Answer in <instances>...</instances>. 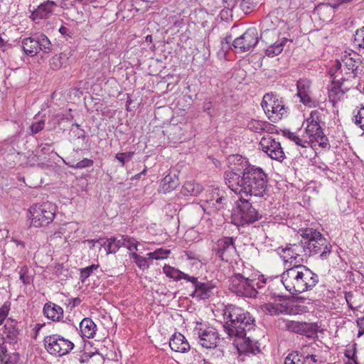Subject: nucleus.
Here are the masks:
<instances>
[{"label": "nucleus", "mask_w": 364, "mask_h": 364, "mask_svg": "<svg viewBox=\"0 0 364 364\" xmlns=\"http://www.w3.org/2000/svg\"><path fill=\"white\" fill-rule=\"evenodd\" d=\"M134 151H128L124 153H118L116 154L115 158L117 159L119 162L122 163V165L124 166L125 164V161L127 160H129L132 158L134 156Z\"/></svg>", "instance_id": "nucleus-50"}, {"label": "nucleus", "mask_w": 364, "mask_h": 364, "mask_svg": "<svg viewBox=\"0 0 364 364\" xmlns=\"http://www.w3.org/2000/svg\"><path fill=\"white\" fill-rule=\"evenodd\" d=\"M240 354H257L259 350L253 341L247 336V332L242 336L230 337Z\"/></svg>", "instance_id": "nucleus-20"}, {"label": "nucleus", "mask_w": 364, "mask_h": 364, "mask_svg": "<svg viewBox=\"0 0 364 364\" xmlns=\"http://www.w3.org/2000/svg\"><path fill=\"white\" fill-rule=\"evenodd\" d=\"M39 50L49 53L52 50V44L48 37L43 34H36Z\"/></svg>", "instance_id": "nucleus-40"}, {"label": "nucleus", "mask_w": 364, "mask_h": 364, "mask_svg": "<svg viewBox=\"0 0 364 364\" xmlns=\"http://www.w3.org/2000/svg\"><path fill=\"white\" fill-rule=\"evenodd\" d=\"M179 185L178 178L176 174L168 173L161 181L160 188L163 193H168Z\"/></svg>", "instance_id": "nucleus-30"}, {"label": "nucleus", "mask_w": 364, "mask_h": 364, "mask_svg": "<svg viewBox=\"0 0 364 364\" xmlns=\"http://www.w3.org/2000/svg\"><path fill=\"white\" fill-rule=\"evenodd\" d=\"M39 51V46L37 40L36 34L28 38H24V53L34 56Z\"/></svg>", "instance_id": "nucleus-33"}, {"label": "nucleus", "mask_w": 364, "mask_h": 364, "mask_svg": "<svg viewBox=\"0 0 364 364\" xmlns=\"http://www.w3.org/2000/svg\"><path fill=\"white\" fill-rule=\"evenodd\" d=\"M301 244L306 256L318 255L321 259H326L331 252L332 245L330 242L318 230L306 228L301 231Z\"/></svg>", "instance_id": "nucleus-5"}, {"label": "nucleus", "mask_w": 364, "mask_h": 364, "mask_svg": "<svg viewBox=\"0 0 364 364\" xmlns=\"http://www.w3.org/2000/svg\"><path fill=\"white\" fill-rule=\"evenodd\" d=\"M262 309L271 316L279 314L297 315L304 311L301 305L289 299H279L273 303L264 304L262 305Z\"/></svg>", "instance_id": "nucleus-13"}, {"label": "nucleus", "mask_w": 364, "mask_h": 364, "mask_svg": "<svg viewBox=\"0 0 364 364\" xmlns=\"http://www.w3.org/2000/svg\"><path fill=\"white\" fill-rule=\"evenodd\" d=\"M55 215V206L49 202L35 203L28 210L27 217L31 225L36 228L47 226L53 222Z\"/></svg>", "instance_id": "nucleus-8"}, {"label": "nucleus", "mask_w": 364, "mask_h": 364, "mask_svg": "<svg viewBox=\"0 0 364 364\" xmlns=\"http://www.w3.org/2000/svg\"><path fill=\"white\" fill-rule=\"evenodd\" d=\"M356 346L357 344L354 343L353 345L346 346V349L344 351V355L348 359L347 364H358Z\"/></svg>", "instance_id": "nucleus-41"}, {"label": "nucleus", "mask_w": 364, "mask_h": 364, "mask_svg": "<svg viewBox=\"0 0 364 364\" xmlns=\"http://www.w3.org/2000/svg\"><path fill=\"white\" fill-rule=\"evenodd\" d=\"M336 68L335 73L332 75H338V70L341 73H344V77L342 80H348L349 78L355 77L358 73L363 71V63L360 55L353 51L349 53L345 52L341 58V62L336 60L334 63Z\"/></svg>", "instance_id": "nucleus-7"}, {"label": "nucleus", "mask_w": 364, "mask_h": 364, "mask_svg": "<svg viewBox=\"0 0 364 364\" xmlns=\"http://www.w3.org/2000/svg\"><path fill=\"white\" fill-rule=\"evenodd\" d=\"M223 316L225 319H228L224 328L229 337L242 336L245 332L253 328V317L248 311L239 306L232 304L226 306Z\"/></svg>", "instance_id": "nucleus-4"}, {"label": "nucleus", "mask_w": 364, "mask_h": 364, "mask_svg": "<svg viewBox=\"0 0 364 364\" xmlns=\"http://www.w3.org/2000/svg\"><path fill=\"white\" fill-rule=\"evenodd\" d=\"M64 163L68 165L69 167L73 168H85L87 167H90L93 164V161L92 159H89L87 158L83 159L82 160L80 161L77 164H72L70 162H65L64 161Z\"/></svg>", "instance_id": "nucleus-45"}, {"label": "nucleus", "mask_w": 364, "mask_h": 364, "mask_svg": "<svg viewBox=\"0 0 364 364\" xmlns=\"http://www.w3.org/2000/svg\"><path fill=\"white\" fill-rule=\"evenodd\" d=\"M313 345L314 344L304 346L301 349V354L302 355V358H303V359H304L305 362L306 361V360H308L309 358H311V360L314 363L317 362L316 356L314 354H310V352H309V349L312 348Z\"/></svg>", "instance_id": "nucleus-48"}, {"label": "nucleus", "mask_w": 364, "mask_h": 364, "mask_svg": "<svg viewBox=\"0 0 364 364\" xmlns=\"http://www.w3.org/2000/svg\"><path fill=\"white\" fill-rule=\"evenodd\" d=\"M188 282L192 283L194 288L193 291L191 294L192 297L202 300L207 299L213 295L215 285L212 282H199L198 278L195 277H191Z\"/></svg>", "instance_id": "nucleus-17"}, {"label": "nucleus", "mask_w": 364, "mask_h": 364, "mask_svg": "<svg viewBox=\"0 0 364 364\" xmlns=\"http://www.w3.org/2000/svg\"><path fill=\"white\" fill-rule=\"evenodd\" d=\"M338 75H336L333 80L331 82L330 88L328 90V98L329 101L335 105L342 96L348 90V87L344 85V82L346 80H342L336 79Z\"/></svg>", "instance_id": "nucleus-21"}, {"label": "nucleus", "mask_w": 364, "mask_h": 364, "mask_svg": "<svg viewBox=\"0 0 364 364\" xmlns=\"http://www.w3.org/2000/svg\"><path fill=\"white\" fill-rule=\"evenodd\" d=\"M44 326V323H31L28 328L26 333L28 336H31L32 338L36 339L38 336V334L41 329V328Z\"/></svg>", "instance_id": "nucleus-44"}, {"label": "nucleus", "mask_w": 364, "mask_h": 364, "mask_svg": "<svg viewBox=\"0 0 364 364\" xmlns=\"http://www.w3.org/2000/svg\"><path fill=\"white\" fill-rule=\"evenodd\" d=\"M211 106H212L211 102H210V101L205 102L204 105H203V109L205 111H207L210 109Z\"/></svg>", "instance_id": "nucleus-60"}, {"label": "nucleus", "mask_w": 364, "mask_h": 364, "mask_svg": "<svg viewBox=\"0 0 364 364\" xmlns=\"http://www.w3.org/2000/svg\"><path fill=\"white\" fill-rule=\"evenodd\" d=\"M357 324L359 328L358 337H360L364 334V316L358 319Z\"/></svg>", "instance_id": "nucleus-53"}, {"label": "nucleus", "mask_w": 364, "mask_h": 364, "mask_svg": "<svg viewBox=\"0 0 364 364\" xmlns=\"http://www.w3.org/2000/svg\"><path fill=\"white\" fill-rule=\"evenodd\" d=\"M68 54L65 52L61 53L59 55H55L50 60V68L53 70H59L68 65Z\"/></svg>", "instance_id": "nucleus-35"}, {"label": "nucleus", "mask_w": 364, "mask_h": 364, "mask_svg": "<svg viewBox=\"0 0 364 364\" xmlns=\"http://www.w3.org/2000/svg\"><path fill=\"white\" fill-rule=\"evenodd\" d=\"M235 204L236 208L234 217L239 225L253 223L259 218L258 212L252 207L248 200L240 196Z\"/></svg>", "instance_id": "nucleus-14"}, {"label": "nucleus", "mask_w": 364, "mask_h": 364, "mask_svg": "<svg viewBox=\"0 0 364 364\" xmlns=\"http://www.w3.org/2000/svg\"><path fill=\"white\" fill-rule=\"evenodd\" d=\"M284 364H305L302 355L297 351L289 353L284 360Z\"/></svg>", "instance_id": "nucleus-43"}, {"label": "nucleus", "mask_w": 364, "mask_h": 364, "mask_svg": "<svg viewBox=\"0 0 364 364\" xmlns=\"http://www.w3.org/2000/svg\"><path fill=\"white\" fill-rule=\"evenodd\" d=\"M354 121L357 126L364 130V106L354 112Z\"/></svg>", "instance_id": "nucleus-47"}, {"label": "nucleus", "mask_w": 364, "mask_h": 364, "mask_svg": "<svg viewBox=\"0 0 364 364\" xmlns=\"http://www.w3.org/2000/svg\"><path fill=\"white\" fill-rule=\"evenodd\" d=\"M193 337L205 348H214L218 346L219 334L217 330L205 322H196L193 330Z\"/></svg>", "instance_id": "nucleus-10"}, {"label": "nucleus", "mask_w": 364, "mask_h": 364, "mask_svg": "<svg viewBox=\"0 0 364 364\" xmlns=\"http://www.w3.org/2000/svg\"><path fill=\"white\" fill-rule=\"evenodd\" d=\"M345 298H346L347 304H350V302L352 301L353 295L351 292H346Z\"/></svg>", "instance_id": "nucleus-58"}, {"label": "nucleus", "mask_w": 364, "mask_h": 364, "mask_svg": "<svg viewBox=\"0 0 364 364\" xmlns=\"http://www.w3.org/2000/svg\"><path fill=\"white\" fill-rule=\"evenodd\" d=\"M80 303V299L79 298H75L73 299V305L77 306Z\"/></svg>", "instance_id": "nucleus-62"}, {"label": "nucleus", "mask_w": 364, "mask_h": 364, "mask_svg": "<svg viewBox=\"0 0 364 364\" xmlns=\"http://www.w3.org/2000/svg\"><path fill=\"white\" fill-rule=\"evenodd\" d=\"M202 190L203 187L200 184L188 181L183 186L181 193L186 196H196L200 193Z\"/></svg>", "instance_id": "nucleus-36"}, {"label": "nucleus", "mask_w": 364, "mask_h": 364, "mask_svg": "<svg viewBox=\"0 0 364 364\" xmlns=\"http://www.w3.org/2000/svg\"><path fill=\"white\" fill-rule=\"evenodd\" d=\"M282 135L302 149L311 148L309 141H307L303 133L299 134V133L292 132L289 129H284L282 131Z\"/></svg>", "instance_id": "nucleus-28"}, {"label": "nucleus", "mask_w": 364, "mask_h": 364, "mask_svg": "<svg viewBox=\"0 0 364 364\" xmlns=\"http://www.w3.org/2000/svg\"><path fill=\"white\" fill-rule=\"evenodd\" d=\"M43 314L48 318L53 321H58L63 316V310L58 305L48 303L46 304L43 307Z\"/></svg>", "instance_id": "nucleus-27"}, {"label": "nucleus", "mask_w": 364, "mask_h": 364, "mask_svg": "<svg viewBox=\"0 0 364 364\" xmlns=\"http://www.w3.org/2000/svg\"><path fill=\"white\" fill-rule=\"evenodd\" d=\"M261 105L267 117L273 122H277L287 116L288 108L284 101L272 93L264 95Z\"/></svg>", "instance_id": "nucleus-9"}, {"label": "nucleus", "mask_w": 364, "mask_h": 364, "mask_svg": "<svg viewBox=\"0 0 364 364\" xmlns=\"http://www.w3.org/2000/svg\"><path fill=\"white\" fill-rule=\"evenodd\" d=\"M4 333L6 334L7 338L12 342L16 341L17 336L19 333V328L18 322L13 318H8L4 324Z\"/></svg>", "instance_id": "nucleus-31"}, {"label": "nucleus", "mask_w": 364, "mask_h": 364, "mask_svg": "<svg viewBox=\"0 0 364 364\" xmlns=\"http://www.w3.org/2000/svg\"><path fill=\"white\" fill-rule=\"evenodd\" d=\"M98 268V265L96 264H92L89 267L82 268L80 270V279L82 282H85V280L88 278L90 274L93 272L94 270H96Z\"/></svg>", "instance_id": "nucleus-49"}, {"label": "nucleus", "mask_w": 364, "mask_h": 364, "mask_svg": "<svg viewBox=\"0 0 364 364\" xmlns=\"http://www.w3.org/2000/svg\"><path fill=\"white\" fill-rule=\"evenodd\" d=\"M7 349L5 346L0 345V361L3 362L6 357Z\"/></svg>", "instance_id": "nucleus-55"}, {"label": "nucleus", "mask_w": 364, "mask_h": 364, "mask_svg": "<svg viewBox=\"0 0 364 364\" xmlns=\"http://www.w3.org/2000/svg\"><path fill=\"white\" fill-rule=\"evenodd\" d=\"M297 96L300 101L305 105L311 106V82L309 80L304 78L297 81Z\"/></svg>", "instance_id": "nucleus-23"}, {"label": "nucleus", "mask_w": 364, "mask_h": 364, "mask_svg": "<svg viewBox=\"0 0 364 364\" xmlns=\"http://www.w3.org/2000/svg\"><path fill=\"white\" fill-rule=\"evenodd\" d=\"M43 342L47 352L55 357L65 355L74 348V343L71 341L58 334L46 336Z\"/></svg>", "instance_id": "nucleus-12"}, {"label": "nucleus", "mask_w": 364, "mask_h": 364, "mask_svg": "<svg viewBox=\"0 0 364 364\" xmlns=\"http://www.w3.org/2000/svg\"><path fill=\"white\" fill-rule=\"evenodd\" d=\"M57 8L56 4L53 1H47L40 4L31 14V18L33 21L48 18L54 14Z\"/></svg>", "instance_id": "nucleus-24"}, {"label": "nucleus", "mask_w": 364, "mask_h": 364, "mask_svg": "<svg viewBox=\"0 0 364 364\" xmlns=\"http://www.w3.org/2000/svg\"><path fill=\"white\" fill-rule=\"evenodd\" d=\"M198 364H211V363H210L209 362H208L205 360H201L199 361Z\"/></svg>", "instance_id": "nucleus-63"}, {"label": "nucleus", "mask_w": 364, "mask_h": 364, "mask_svg": "<svg viewBox=\"0 0 364 364\" xmlns=\"http://www.w3.org/2000/svg\"><path fill=\"white\" fill-rule=\"evenodd\" d=\"M10 310V304L5 302L0 308V326L3 323L9 314Z\"/></svg>", "instance_id": "nucleus-51"}, {"label": "nucleus", "mask_w": 364, "mask_h": 364, "mask_svg": "<svg viewBox=\"0 0 364 364\" xmlns=\"http://www.w3.org/2000/svg\"><path fill=\"white\" fill-rule=\"evenodd\" d=\"M353 0H340V2H342L343 4H348L351 2Z\"/></svg>", "instance_id": "nucleus-64"}, {"label": "nucleus", "mask_w": 364, "mask_h": 364, "mask_svg": "<svg viewBox=\"0 0 364 364\" xmlns=\"http://www.w3.org/2000/svg\"><path fill=\"white\" fill-rule=\"evenodd\" d=\"M228 161L231 170L225 173L224 178L228 188L242 197H264L267 193V178L263 170L261 168L249 166L244 170L242 176H240L235 172L240 169L231 166L235 165L236 162L242 161V156L232 155L228 158Z\"/></svg>", "instance_id": "nucleus-1"}, {"label": "nucleus", "mask_w": 364, "mask_h": 364, "mask_svg": "<svg viewBox=\"0 0 364 364\" xmlns=\"http://www.w3.org/2000/svg\"><path fill=\"white\" fill-rule=\"evenodd\" d=\"M122 247H125L130 252L137 251L139 242L134 237L128 235H122L120 237Z\"/></svg>", "instance_id": "nucleus-39"}, {"label": "nucleus", "mask_w": 364, "mask_h": 364, "mask_svg": "<svg viewBox=\"0 0 364 364\" xmlns=\"http://www.w3.org/2000/svg\"><path fill=\"white\" fill-rule=\"evenodd\" d=\"M241 272L235 273L229 279V289L236 295L247 298H255L258 289L267 282L264 275L250 264H243Z\"/></svg>", "instance_id": "nucleus-2"}, {"label": "nucleus", "mask_w": 364, "mask_h": 364, "mask_svg": "<svg viewBox=\"0 0 364 364\" xmlns=\"http://www.w3.org/2000/svg\"><path fill=\"white\" fill-rule=\"evenodd\" d=\"M18 354H14L12 356H10L9 358H8L6 361H4V364H14V362H15L18 359Z\"/></svg>", "instance_id": "nucleus-56"}, {"label": "nucleus", "mask_w": 364, "mask_h": 364, "mask_svg": "<svg viewBox=\"0 0 364 364\" xmlns=\"http://www.w3.org/2000/svg\"><path fill=\"white\" fill-rule=\"evenodd\" d=\"M258 41L256 28H250L242 35L234 40L232 46L237 52H245L253 48L257 44Z\"/></svg>", "instance_id": "nucleus-15"}, {"label": "nucleus", "mask_w": 364, "mask_h": 364, "mask_svg": "<svg viewBox=\"0 0 364 364\" xmlns=\"http://www.w3.org/2000/svg\"><path fill=\"white\" fill-rule=\"evenodd\" d=\"M320 122V112L313 110L302 124L304 127L303 134L307 141H309L311 148L314 150H317L318 148L326 149L329 146L328 140L323 134Z\"/></svg>", "instance_id": "nucleus-6"}, {"label": "nucleus", "mask_w": 364, "mask_h": 364, "mask_svg": "<svg viewBox=\"0 0 364 364\" xmlns=\"http://www.w3.org/2000/svg\"><path fill=\"white\" fill-rule=\"evenodd\" d=\"M58 31H59L60 33L63 36H64V37H71L72 33L70 32V29L68 28H67L66 26H61L59 28Z\"/></svg>", "instance_id": "nucleus-54"}, {"label": "nucleus", "mask_w": 364, "mask_h": 364, "mask_svg": "<svg viewBox=\"0 0 364 364\" xmlns=\"http://www.w3.org/2000/svg\"><path fill=\"white\" fill-rule=\"evenodd\" d=\"M41 151H46L51 150L52 146L48 144H46L44 145H41Z\"/></svg>", "instance_id": "nucleus-59"}, {"label": "nucleus", "mask_w": 364, "mask_h": 364, "mask_svg": "<svg viewBox=\"0 0 364 364\" xmlns=\"http://www.w3.org/2000/svg\"><path fill=\"white\" fill-rule=\"evenodd\" d=\"M353 43L355 46L364 50V27L358 29L354 36Z\"/></svg>", "instance_id": "nucleus-46"}, {"label": "nucleus", "mask_w": 364, "mask_h": 364, "mask_svg": "<svg viewBox=\"0 0 364 364\" xmlns=\"http://www.w3.org/2000/svg\"><path fill=\"white\" fill-rule=\"evenodd\" d=\"M247 127L250 131L255 133H272L274 130L272 124L267 122L257 119H251L248 122Z\"/></svg>", "instance_id": "nucleus-29"}, {"label": "nucleus", "mask_w": 364, "mask_h": 364, "mask_svg": "<svg viewBox=\"0 0 364 364\" xmlns=\"http://www.w3.org/2000/svg\"><path fill=\"white\" fill-rule=\"evenodd\" d=\"M328 5L333 9H338L340 6L343 5V4L340 2V0H336L334 2L329 3Z\"/></svg>", "instance_id": "nucleus-57"}, {"label": "nucleus", "mask_w": 364, "mask_h": 364, "mask_svg": "<svg viewBox=\"0 0 364 364\" xmlns=\"http://www.w3.org/2000/svg\"><path fill=\"white\" fill-rule=\"evenodd\" d=\"M169 346L172 350L181 353H187L191 348L186 337L180 333L172 335L169 340Z\"/></svg>", "instance_id": "nucleus-25"}, {"label": "nucleus", "mask_w": 364, "mask_h": 364, "mask_svg": "<svg viewBox=\"0 0 364 364\" xmlns=\"http://www.w3.org/2000/svg\"><path fill=\"white\" fill-rule=\"evenodd\" d=\"M288 39L286 38H282L281 39L277 40L275 43L270 45L266 48V55L270 58H273L279 55L283 50L284 47Z\"/></svg>", "instance_id": "nucleus-34"}, {"label": "nucleus", "mask_w": 364, "mask_h": 364, "mask_svg": "<svg viewBox=\"0 0 364 364\" xmlns=\"http://www.w3.org/2000/svg\"><path fill=\"white\" fill-rule=\"evenodd\" d=\"M216 255L223 261L229 262L236 255L233 238L225 237L218 240L215 247Z\"/></svg>", "instance_id": "nucleus-18"}, {"label": "nucleus", "mask_w": 364, "mask_h": 364, "mask_svg": "<svg viewBox=\"0 0 364 364\" xmlns=\"http://www.w3.org/2000/svg\"><path fill=\"white\" fill-rule=\"evenodd\" d=\"M225 200V198L223 196L219 195L218 191H214L210 197H207L201 206L208 214H212L223 208Z\"/></svg>", "instance_id": "nucleus-22"}, {"label": "nucleus", "mask_w": 364, "mask_h": 364, "mask_svg": "<svg viewBox=\"0 0 364 364\" xmlns=\"http://www.w3.org/2000/svg\"><path fill=\"white\" fill-rule=\"evenodd\" d=\"M163 272L166 274V277L173 279L175 281L185 279L187 282H188L189 279L191 277L181 272V270L168 264H165L164 266Z\"/></svg>", "instance_id": "nucleus-32"}, {"label": "nucleus", "mask_w": 364, "mask_h": 364, "mask_svg": "<svg viewBox=\"0 0 364 364\" xmlns=\"http://www.w3.org/2000/svg\"><path fill=\"white\" fill-rule=\"evenodd\" d=\"M280 257L283 260L285 268L303 265L302 263L306 259L305 250L301 242L297 244H289L285 247L278 249Z\"/></svg>", "instance_id": "nucleus-11"}, {"label": "nucleus", "mask_w": 364, "mask_h": 364, "mask_svg": "<svg viewBox=\"0 0 364 364\" xmlns=\"http://www.w3.org/2000/svg\"><path fill=\"white\" fill-rule=\"evenodd\" d=\"M285 326L287 330L294 333L311 337L318 331V326L316 323H306L295 321H286Z\"/></svg>", "instance_id": "nucleus-19"}, {"label": "nucleus", "mask_w": 364, "mask_h": 364, "mask_svg": "<svg viewBox=\"0 0 364 364\" xmlns=\"http://www.w3.org/2000/svg\"><path fill=\"white\" fill-rule=\"evenodd\" d=\"M287 291L292 294L312 289L318 282V277L304 265L287 268L280 276Z\"/></svg>", "instance_id": "nucleus-3"}, {"label": "nucleus", "mask_w": 364, "mask_h": 364, "mask_svg": "<svg viewBox=\"0 0 364 364\" xmlns=\"http://www.w3.org/2000/svg\"><path fill=\"white\" fill-rule=\"evenodd\" d=\"M259 146L272 159L282 161L285 159V154L280 143L272 136H263L259 141Z\"/></svg>", "instance_id": "nucleus-16"}, {"label": "nucleus", "mask_w": 364, "mask_h": 364, "mask_svg": "<svg viewBox=\"0 0 364 364\" xmlns=\"http://www.w3.org/2000/svg\"><path fill=\"white\" fill-rule=\"evenodd\" d=\"M101 246L104 247L107 254L115 253L122 247L120 238L110 237L105 241L100 242Z\"/></svg>", "instance_id": "nucleus-37"}, {"label": "nucleus", "mask_w": 364, "mask_h": 364, "mask_svg": "<svg viewBox=\"0 0 364 364\" xmlns=\"http://www.w3.org/2000/svg\"><path fill=\"white\" fill-rule=\"evenodd\" d=\"M18 274H19V279L20 280L23 281V267H21L19 271H18Z\"/></svg>", "instance_id": "nucleus-61"}, {"label": "nucleus", "mask_w": 364, "mask_h": 364, "mask_svg": "<svg viewBox=\"0 0 364 364\" xmlns=\"http://www.w3.org/2000/svg\"><path fill=\"white\" fill-rule=\"evenodd\" d=\"M129 257L134 261L136 265L142 271H145L149 268V257H145L137 254L136 252L129 253Z\"/></svg>", "instance_id": "nucleus-38"}, {"label": "nucleus", "mask_w": 364, "mask_h": 364, "mask_svg": "<svg viewBox=\"0 0 364 364\" xmlns=\"http://www.w3.org/2000/svg\"><path fill=\"white\" fill-rule=\"evenodd\" d=\"M45 127V120L41 119L37 122H34L31 125V130L33 134H37L41 132Z\"/></svg>", "instance_id": "nucleus-52"}, {"label": "nucleus", "mask_w": 364, "mask_h": 364, "mask_svg": "<svg viewBox=\"0 0 364 364\" xmlns=\"http://www.w3.org/2000/svg\"><path fill=\"white\" fill-rule=\"evenodd\" d=\"M80 335L82 338H92L96 334L97 326L90 318H85L80 323Z\"/></svg>", "instance_id": "nucleus-26"}, {"label": "nucleus", "mask_w": 364, "mask_h": 364, "mask_svg": "<svg viewBox=\"0 0 364 364\" xmlns=\"http://www.w3.org/2000/svg\"><path fill=\"white\" fill-rule=\"evenodd\" d=\"M170 253H171L170 250H167V249H164V248H159V249H156L154 252H149L146 255V256L150 259L159 260V259H166L168 257V255H170Z\"/></svg>", "instance_id": "nucleus-42"}]
</instances>
